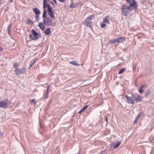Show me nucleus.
<instances>
[{
  "label": "nucleus",
  "mask_w": 154,
  "mask_h": 154,
  "mask_svg": "<svg viewBox=\"0 0 154 154\" xmlns=\"http://www.w3.org/2000/svg\"><path fill=\"white\" fill-rule=\"evenodd\" d=\"M106 119H107V117H106Z\"/></svg>",
  "instance_id": "obj_41"
},
{
  "label": "nucleus",
  "mask_w": 154,
  "mask_h": 154,
  "mask_svg": "<svg viewBox=\"0 0 154 154\" xmlns=\"http://www.w3.org/2000/svg\"><path fill=\"white\" fill-rule=\"evenodd\" d=\"M35 18L37 21H38L39 19V14L35 15Z\"/></svg>",
  "instance_id": "obj_25"
},
{
  "label": "nucleus",
  "mask_w": 154,
  "mask_h": 154,
  "mask_svg": "<svg viewBox=\"0 0 154 154\" xmlns=\"http://www.w3.org/2000/svg\"><path fill=\"white\" fill-rule=\"evenodd\" d=\"M121 39H113L112 40L109 41V43H115L118 42H120L119 40H121Z\"/></svg>",
  "instance_id": "obj_15"
},
{
  "label": "nucleus",
  "mask_w": 154,
  "mask_h": 154,
  "mask_svg": "<svg viewBox=\"0 0 154 154\" xmlns=\"http://www.w3.org/2000/svg\"><path fill=\"white\" fill-rule=\"evenodd\" d=\"M37 59L36 58L33 61V63L30 64V65L29 67V68H30L35 63V62L36 61V60Z\"/></svg>",
  "instance_id": "obj_27"
},
{
  "label": "nucleus",
  "mask_w": 154,
  "mask_h": 154,
  "mask_svg": "<svg viewBox=\"0 0 154 154\" xmlns=\"http://www.w3.org/2000/svg\"><path fill=\"white\" fill-rule=\"evenodd\" d=\"M132 97L136 101L141 102L143 98L141 96L137 94L132 93L131 94Z\"/></svg>",
  "instance_id": "obj_6"
},
{
  "label": "nucleus",
  "mask_w": 154,
  "mask_h": 154,
  "mask_svg": "<svg viewBox=\"0 0 154 154\" xmlns=\"http://www.w3.org/2000/svg\"><path fill=\"white\" fill-rule=\"evenodd\" d=\"M32 39V40H35V39Z\"/></svg>",
  "instance_id": "obj_40"
},
{
  "label": "nucleus",
  "mask_w": 154,
  "mask_h": 154,
  "mask_svg": "<svg viewBox=\"0 0 154 154\" xmlns=\"http://www.w3.org/2000/svg\"><path fill=\"white\" fill-rule=\"evenodd\" d=\"M53 1L54 2L55 4L56 5H57V2H56V0H53Z\"/></svg>",
  "instance_id": "obj_33"
},
{
  "label": "nucleus",
  "mask_w": 154,
  "mask_h": 154,
  "mask_svg": "<svg viewBox=\"0 0 154 154\" xmlns=\"http://www.w3.org/2000/svg\"><path fill=\"white\" fill-rule=\"evenodd\" d=\"M100 26H101V27L104 28V27H106V24L105 23H103L101 24Z\"/></svg>",
  "instance_id": "obj_26"
},
{
  "label": "nucleus",
  "mask_w": 154,
  "mask_h": 154,
  "mask_svg": "<svg viewBox=\"0 0 154 154\" xmlns=\"http://www.w3.org/2000/svg\"><path fill=\"white\" fill-rule=\"evenodd\" d=\"M45 26L46 25L45 23L44 22H40L38 24V26L42 31L45 30Z\"/></svg>",
  "instance_id": "obj_10"
},
{
  "label": "nucleus",
  "mask_w": 154,
  "mask_h": 154,
  "mask_svg": "<svg viewBox=\"0 0 154 154\" xmlns=\"http://www.w3.org/2000/svg\"><path fill=\"white\" fill-rule=\"evenodd\" d=\"M77 6L76 3H72L69 6V7L70 8H76Z\"/></svg>",
  "instance_id": "obj_14"
},
{
  "label": "nucleus",
  "mask_w": 154,
  "mask_h": 154,
  "mask_svg": "<svg viewBox=\"0 0 154 154\" xmlns=\"http://www.w3.org/2000/svg\"><path fill=\"white\" fill-rule=\"evenodd\" d=\"M9 103L6 101H0V107L5 108H8V104Z\"/></svg>",
  "instance_id": "obj_7"
},
{
  "label": "nucleus",
  "mask_w": 154,
  "mask_h": 154,
  "mask_svg": "<svg viewBox=\"0 0 154 154\" xmlns=\"http://www.w3.org/2000/svg\"><path fill=\"white\" fill-rule=\"evenodd\" d=\"M13 0H10V2H12Z\"/></svg>",
  "instance_id": "obj_38"
},
{
  "label": "nucleus",
  "mask_w": 154,
  "mask_h": 154,
  "mask_svg": "<svg viewBox=\"0 0 154 154\" xmlns=\"http://www.w3.org/2000/svg\"><path fill=\"white\" fill-rule=\"evenodd\" d=\"M42 17L44 18L47 17V10H45V9L43 11Z\"/></svg>",
  "instance_id": "obj_18"
},
{
  "label": "nucleus",
  "mask_w": 154,
  "mask_h": 154,
  "mask_svg": "<svg viewBox=\"0 0 154 154\" xmlns=\"http://www.w3.org/2000/svg\"><path fill=\"white\" fill-rule=\"evenodd\" d=\"M127 0V2L128 3H129V1L130 0Z\"/></svg>",
  "instance_id": "obj_36"
},
{
  "label": "nucleus",
  "mask_w": 154,
  "mask_h": 154,
  "mask_svg": "<svg viewBox=\"0 0 154 154\" xmlns=\"http://www.w3.org/2000/svg\"><path fill=\"white\" fill-rule=\"evenodd\" d=\"M51 32V31L49 28H47L45 31V33L47 35H49Z\"/></svg>",
  "instance_id": "obj_17"
},
{
  "label": "nucleus",
  "mask_w": 154,
  "mask_h": 154,
  "mask_svg": "<svg viewBox=\"0 0 154 154\" xmlns=\"http://www.w3.org/2000/svg\"><path fill=\"white\" fill-rule=\"evenodd\" d=\"M125 70V68L121 69L120 70H119V72L118 73V74H121L123 73L124 72V71Z\"/></svg>",
  "instance_id": "obj_21"
},
{
  "label": "nucleus",
  "mask_w": 154,
  "mask_h": 154,
  "mask_svg": "<svg viewBox=\"0 0 154 154\" xmlns=\"http://www.w3.org/2000/svg\"><path fill=\"white\" fill-rule=\"evenodd\" d=\"M94 17V15L93 14L86 18L83 22L84 24L87 27H91L92 26V23L91 20Z\"/></svg>",
  "instance_id": "obj_4"
},
{
  "label": "nucleus",
  "mask_w": 154,
  "mask_h": 154,
  "mask_svg": "<svg viewBox=\"0 0 154 154\" xmlns=\"http://www.w3.org/2000/svg\"><path fill=\"white\" fill-rule=\"evenodd\" d=\"M52 3L53 4V5H54V4L53 2H52Z\"/></svg>",
  "instance_id": "obj_39"
},
{
  "label": "nucleus",
  "mask_w": 154,
  "mask_h": 154,
  "mask_svg": "<svg viewBox=\"0 0 154 154\" xmlns=\"http://www.w3.org/2000/svg\"><path fill=\"white\" fill-rule=\"evenodd\" d=\"M53 19L48 17H47L43 19V22L45 24L46 26H53L56 25L55 21H54Z\"/></svg>",
  "instance_id": "obj_3"
},
{
  "label": "nucleus",
  "mask_w": 154,
  "mask_h": 154,
  "mask_svg": "<svg viewBox=\"0 0 154 154\" xmlns=\"http://www.w3.org/2000/svg\"><path fill=\"white\" fill-rule=\"evenodd\" d=\"M125 96L127 100V102L128 103L131 104H134V100L132 99L131 97H128L127 95H125Z\"/></svg>",
  "instance_id": "obj_9"
},
{
  "label": "nucleus",
  "mask_w": 154,
  "mask_h": 154,
  "mask_svg": "<svg viewBox=\"0 0 154 154\" xmlns=\"http://www.w3.org/2000/svg\"><path fill=\"white\" fill-rule=\"evenodd\" d=\"M31 32L33 36L35 38H39L40 36L39 34L37 33L34 29H32L31 31Z\"/></svg>",
  "instance_id": "obj_11"
},
{
  "label": "nucleus",
  "mask_w": 154,
  "mask_h": 154,
  "mask_svg": "<svg viewBox=\"0 0 154 154\" xmlns=\"http://www.w3.org/2000/svg\"><path fill=\"white\" fill-rule=\"evenodd\" d=\"M131 9L130 6H129L125 4H122L121 8V10L122 15L126 17L129 14Z\"/></svg>",
  "instance_id": "obj_2"
},
{
  "label": "nucleus",
  "mask_w": 154,
  "mask_h": 154,
  "mask_svg": "<svg viewBox=\"0 0 154 154\" xmlns=\"http://www.w3.org/2000/svg\"><path fill=\"white\" fill-rule=\"evenodd\" d=\"M88 107V105H86L79 112V113H80L82 112H83L85 109H86Z\"/></svg>",
  "instance_id": "obj_16"
},
{
  "label": "nucleus",
  "mask_w": 154,
  "mask_h": 154,
  "mask_svg": "<svg viewBox=\"0 0 154 154\" xmlns=\"http://www.w3.org/2000/svg\"><path fill=\"white\" fill-rule=\"evenodd\" d=\"M26 23L28 24H32V22L30 19H28Z\"/></svg>",
  "instance_id": "obj_22"
},
{
  "label": "nucleus",
  "mask_w": 154,
  "mask_h": 154,
  "mask_svg": "<svg viewBox=\"0 0 154 154\" xmlns=\"http://www.w3.org/2000/svg\"><path fill=\"white\" fill-rule=\"evenodd\" d=\"M30 103H34L35 104L36 103V101H35L34 100V99H32V100H30Z\"/></svg>",
  "instance_id": "obj_28"
},
{
  "label": "nucleus",
  "mask_w": 154,
  "mask_h": 154,
  "mask_svg": "<svg viewBox=\"0 0 154 154\" xmlns=\"http://www.w3.org/2000/svg\"><path fill=\"white\" fill-rule=\"evenodd\" d=\"M14 68L15 74L16 75H17L20 74H23L26 72V68L23 67L20 69L19 68V64L17 63H14Z\"/></svg>",
  "instance_id": "obj_1"
},
{
  "label": "nucleus",
  "mask_w": 154,
  "mask_h": 154,
  "mask_svg": "<svg viewBox=\"0 0 154 154\" xmlns=\"http://www.w3.org/2000/svg\"><path fill=\"white\" fill-rule=\"evenodd\" d=\"M2 50V48L0 46V51Z\"/></svg>",
  "instance_id": "obj_35"
},
{
  "label": "nucleus",
  "mask_w": 154,
  "mask_h": 154,
  "mask_svg": "<svg viewBox=\"0 0 154 154\" xmlns=\"http://www.w3.org/2000/svg\"><path fill=\"white\" fill-rule=\"evenodd\" d=\"M60 2H64L66 0H58Z\"/></svg>",
  "instance_id": "obj_32"
},
{
  "label": "nucleus",
  "mask_w": 154,
  "mask_h": 154,
  "mask_svg": "<svg viewBox=\"0 0 154 154\" xmlns=\"http://www.w3.org/2000/svg\"><path fill=\"white\" fill-rule=\"evenodd\" d=\"M150 93V92L149 91H146V92L145 96L146 97Z\"/></svg>",
  "instance_id": "obj_30"
},
{
  "label": "nucleus",
  "mask_w": 154,
  "mask_h": 154,
  "mask_svg": "<svg viewBox=\"0 0 154 154\" xmlns=\"http://www.w3.org/2000/svg\"><path fill=\"white\" fill-rule=\"evenodd\" d=\"M119 38L121 39V38H123L122 37H120Z\"/></svg>",
  "instance_id": "obj_37"
},
{
  "label": "nucleus",
  "mask_w": 154,
  "mask_h": 154,
  "mask_svg": "<svg viewBox=\"0 0 154 154\" xmlns=\"http://www.w3.org/2000/svg\"><path fill=\"white\" fill-rule=\"evenodd\" d=\"M49 86H48V87H47V94H46V96L45 97V98H47L48 97V89H49Z\"/></svg>",
  "instance_id": "obj_29"
},
{
  "label": "nucleus",
  "mask_w": 154,
  "mask_h": 154,
  "mask_svg": "<svg viewBox=\"0 0 154 154\" xmlns=\"http://www.w3.org/2000/svg\"><path fill=\"white\" fill-rule=\"evenodd\" d=\"M144 86V85H142L141 86V87L140 88V89H142V88H143V87Z\"/></svg>",
  "instance_id": "obj_34"
},
{
  "label": "nucleus",
  "mask_w": 154,
  "mask_h": 154,
  "mask_svg": "<svg viewBox=\"0 0 154 154\" xmlns=\"http://www.w3.org/2000/svg\"><path fill=\"white\" fill-rule=\"evenodd\" d=\"M129 6H130L131 8L132 7L133 9H136L137 7V5L135 0H132L131 1L130 3V5Z\"/></svg>",
  "instance_id": "obj_8"
},
{
  "label": "nucleus",
  "mask_w": 154,
  "mask_h": 154,
  "mask_svg": "<svg viewBox=\"0 0 154 154\" xmlns=\"http://www.w3.org/2000/svg\"><path fill=\"white\" fill-rule=\"evenodd\" d=\"M33 11L35 14V15L39 14L41 13V11L40 10L37 8H34L33 9Z\"/></svg>",
  "instance_id": "obj_12"
},
{
  "label": "nucleus",
  "mask_w": 154,
  "mask_h": 154,
  "mask_svg": "<svg viewBox=\"0 0 154 154\" xmlns=\"http://www.w3.org/2000/svg\"><path fill=\"white\" fill-rule=\"evenodd\" d=\"M121 141H119L114 146L113 148L114 149H116L118 147L121 143Z\"/></svg>",
  "instance_id": "obj_19"
},
{
  "label": "nucleus",
  "mask_w": 154,
  "mask_h": 154,
  "mask_svg": "<svg viewBox=\"0 0 154 154\" xmlns=\"http://www.w3.org/2000/svg\"><path fill=\"white\" fill-rule=\"evenodd\" d=\"M48 0H43V6H44V8L45 6V5L48 4Z\"/></svg>",
  "instance_id": "obj_23"
},
{
  "label": "nucleus",
  "mask_w": 154,
  "mask_h": 154,
  "mask_svg": "<svg viewBox=\"0 0 154 154\" xmlns=\"http://www.w3.org/2000/svg\"><path fill=\"white\" fill-rule=\"evenodd\" d=\"M47 7L48 8L47 11L48 14L50 16V18H52L53 19H54L55 17L54 14V12L52 11V8L50 5L48 4L45 5V8H44V6H43V8L44 9H45Z\"/></svg>",
  "instance_id": "obj_5"
},
{
  "label": "nucleus",
  "mask_w": 154,
  "mask_h": 154,
  "mask_svg": "<svg viewBox=\"0 0 154 154\" xmlns=\"http://www.w3.org/2000/svg\"><path fill=\"white\" fill-rule=\"evenodd\" d=\"M139 92L140 93H142L143 92L142 89L140 88L139 90Z\"/></svg>",
  "instance_id": "obj_31"
},
{
  "label": "nucleus",
  "mask_w": 154,
  "mask_h": 154,
  "mask_svg": "<svg viewBox=\"0 0 154 154\" xmlns=\"http://www.w3.org/2000/svg\"><path fill=\"white\" fill-rule=\"evenodd\" d=\"M70 63L72 64L75 65L76 66H79V64H78L75 61H72L70 62Z\"/></svg>",
  "instance_id": "obj_20"
},
{
  "label": "nucleus",
  "mask_w": 154,
  "mask_h": 154,
  "mask_svg": "<svg viewBox=\"0 0 154 154\" xmlns=\"http://www.w3.org/2000/svg\"><path fill=\"white\" fill-rule=\"evenodd\" d=\"M109 17V15H108L106 17L104 18L103 20V22L107 24H109L110 22L109 20L108 19V17Z\"/></svg>",
  "instance_id": "obj_13"
},
{
  "label": "nucleus",
  "mask_w": 154,
  "mask_h": 154,
  "mask_svg": "<svg viewBox=\"0 0 154 154\" xmlns=\"http://www.w3.org/2000/svg\"><path fill=\"white\" fill-rule=\"evenodd\" d=\"M140 113H139L138 116L137 117L136 119L135 120L134 122V123H135L137 121V120L139 119L140 116Z\"/></svg>",
  "instance_id": "obj_24"
}]
</instances>
